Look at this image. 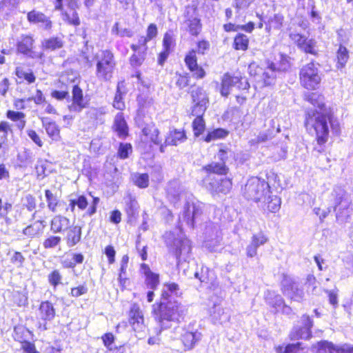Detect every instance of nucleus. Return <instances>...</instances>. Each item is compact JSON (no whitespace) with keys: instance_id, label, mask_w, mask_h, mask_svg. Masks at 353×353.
Wrapping results in <instances>:
<instances>
[{"instance_id":"nucleus-1","label":"nucleus","mask_w":353,"mask_h":353,"mask_svg":"<svg viewBox=\"0 0 353 353\" xmlns=\"http://www.w3.org/2000/svg\"><path fill=\"white\" fill-rule=\"evenodd\" d=\"M152 314L161 330L170 328L172 323H180L187 314V308L177 301L160 302L152 305Z\"/></svg>"},{"instance_id":"nucleus-2","label":"nucleus","mask_w":353,"mask_h":353,"mask_svg":"<svg viewBox=\"0 0 353 353\" xmlns=\"http://www.w3.org/2000/svg\"><path fill=\"white\" fill-rule=\"evenodd\" d=\"M316 108L308 109L305 113V126L309 132L314 130L316 133L318 144L323 145L329 135L327 121L330 120L328 112L323 103H317Z\"/></svg>"},{"instance_id":"nucleus-3","label":"nucleus","mask_w":353,"mask_h":353,"mask_svg":"<svg viewBox=\"0 0 353 353\" xmlns=\"http://www.w3.org/2000/svg\"><path fill=\"white\" fill-rule=\"evenodd\" d=\"M288 67V63H281L278 67L274 63L268 61L262 68L259 67L256 63L252 62L248 66V72L256 79V81L261 83V87L269 86L274 85L279 74L286 70Z\"/></svg>"},{"instance_id":"nucleus-4","label":"nucleus","mask_w":353,"mask_h":353,"mask_svg":"<svg viewBox=\"0 0 353 353\" xmlns=\"http://www.w3.org/2000/svg\"><path fill=\"white\" fill-rule=\"evenodd\" d=\"M333 210L338 221H346L352 213L351 199L348 194L340 187L334 188L332 192Z\"/></svg>"},{"instance_id":"nucleus-5","label":"nucleus","mask_w":353,"mask_h":353,"mask_svg":"<svg viewBox=\"0 0 353 353\" xmlns=\"http://www.w3.org/2000/svg\"><path fill=\"white\" fill-rule=\"evenodd\" d=\"M270 192V186L263 179L257 177L250 178L243 190L244 196L248 200L255 202L266 200V196Z\"/></svg>"},{"instance_id":"nucleus-6","label":"nucleus","mask_w":353,"mask_h":353,"mask_svg":"<svg viewBox=\"0 0 353 353\" xmlns=\"http://www.w3.org/2000/svg\"><path fill=\"white\" fill-rule=\"evenodd\" d=\"M150 104L148 101L145 105L142 104L138 110L137 115L135 117V122L139 128L142 129L143 134L149 137L150 141L156 145H161V139L159 137V131L155 125L150 121V117H145V108Z\"/></svg>"},{"instance_id":"nucleus-7","label":"nucleus","mask_w":353,"mask_h":353,"mask_svg":"<svg viewBox=\"0 0 353 353\" xmlns=\"http://www.w3.org/2000/svg\"><path fill=\"white\" fill-rule=\"evenodd\" d=\"M96 76L100 80L110 81L116 65L113 54L108 50H102L96 57Z\"/></svg>"},{"instance_id":"nucleus-8","label":"nucleus","mask_w":353,"mask_h":353,"mask_svg":"<svg viewBox=\"0 0 353 353\" xmlns=\"http://www.w3.org/2000/svg\"><path fill=\"white\" fill-rule=\"evenodd\" d=\"M165 242L177 259L182 258L185 260L191 251L190 241L186 238H176L172 232H166L165 234Z\"/></svg>"},{"instance_id":"nucleus-9","label":"nucleus","mask_w":353,"mask_h":353,"mask_svg":"<svg viewBox=\"0 0 353 353\" xmlns=\"http://www.w3.org/2000/svg\"><path fill=\"white\" fill-rule=\"evenodd\" d=\"M230 151L228 150L220 149L214 156V160L210 163L203 168L206 175H212L213 176H226L229 172V168L226 165V161L228 159V153Z\"/></svg>"},{"instance_id":"nucleus-10","label":"nucleus","mask_w":353,"mask_h":353,"mask_svg":"<svg viewBox=\"0 0 353 353\" xmlns=\"http://www.w3.org/2000/svg\"><path fill=\"white\" fill-rule=\"evenodd\" d=\"M203 185L211 193H228L232 186V180L225 176L206 175L202 180Z\"/></svg>"},{"instance_id":"nucleus-11","label":"nucleus","mask_w":353,"mask_h":353,"mask_svg":"<svg viewBox=\"0 0 353 353\" xmlns=\"http://www.w3.org/2000/svg\"><path fill=\"white\" fill-rule=\"evenodd\" d=\"M299 75L301 84L307 90L316 89L321 80L319 68L313 62L304 65Z\"/></svg>"},{"instance_id":"nucleus-12","label":"nucleus","mask_w":353,"mask_h":353,"mask_svg":"<svg viewBox=\"0 0 353 353\" xmlns=\"http://www.w3.org/2000/svg\"><path fill=\"white\" fill-rule=\"evenodd\" d=\"M281 290L283 294L295 301L301 302L305 293L302 285L292 277L285 275L281 281Z\"/></svg>"},{"instance_id":"nucleus-13","label":"nucleus","mask_w":353,"mask_h":353,"mask_svg":"<svg viewBox=\"0 0 353 353\" xmlns=\"http://www.w3.org/2000/svg\"><path fill=\"white\" fill-rule=\"evenodd\" d=\"M204 204L200 202L187 203L183 208V219L187 224L194 227L201 220Z\"/></svg>"},{"instance_id":"nucleus-14","label":"nucleus","mask_w":353,"mask_h":353,"mask_svg":"<svg viewBox=\"0 0 353 353\" xmlns=\"http://www.w3.org/2000/svg\"><path fill=\"white\" fill-rule=\"evenodd\" d=\"M129 323L134 331L140 335V337L142 336V334L145 333L147 329L143 312L136 303L131 305L129 312Z\"/></svg>"},{"instance_id":"nucleus-15","label":"nucleus","mask_w":353,"mask_h":353,"mask_svg":"<svg viewBox=\"0 0 353 353\" xmlns=\"http://www.w3.org/2000/svg\"><path fill=\"white\" fill-rule=\"evenodd\" d=\"M55 314V309L51 302L48 301L41 302L38 313V318L41 321L39 322V330H46L48 329L47 323L54 319Z\"/></svg>"},{"instance_id":"nucleus-16","label":"nucleus","mask_w":353,"mask_h":353,"mask_svg":"<svg viewBox=\"0 0 353 353\" xmlns=\"http://www.w3.org/2000/svg\"><path fill=\"white\" fill-rule=\"evenodd\" d=\"M186 20L184 24L188 31L193 36H197L201 30V21L198 17L196 10L192 7H188L185 11Z\"/></svg>"},{"instance_id":"nucleus-17","label":"nucleus","mask_w":353,"mask_h":353,"mask_svg":"<svg viewBox=\"0 0 353 353\" xmlns=\"http://www.w3.org/2000/svg\"><path fill=\"white\" fill-rule=\"evenodd\" d=\"M301 323V326H295L291 331L290 337L292 340L308 339L311 337L310 329L313 325L312 321L308 316L303 315Z\"/></svg>"},{"instance_id":"nucleus-18","label":"nucleus","mask_w":353,"mask_h":353,"mask_svg":"<svg viewBox=\"0 0 353 353\" xmlns=\"http://www.w3.org/2000/svg\"><path fill=\"white\" fill-rule=\"evenodd\" d=\"M291 39L296 44L298 48L305 53L316 54V41L299 33H291Z\"/></svg>"},{"instance_id":"nucleus-19","label":"nucleus","mask_w":353,"mask_h":353,"mask_svg":"<svg viewBox=\"0 0 353 353\" xmlns=\"http://www.w3.org/2000/svg\"><path fill=\"white\" fill-rule=\"evenodd\" d=\"M210 317L215 324H224L228 323L231 318L230 310L223 307L220 304H214L210 310Z\"/></svg>"},{"instance_id":"nucleus-20","label":"nucleus","mask_w":353,"mask_h":353,"mask_svg":"<svg viewBox=\"0 0 353 353\" xmlns=\"http://www.w3.org/2000/svg\"><path fill=\"white\" fill-rule=\"evenodd\" d=\"M33 43L34 40L32 37L28 35L22 36L17 44L18 52L32 58H41L42 54H37L32 50Z\"/></svg>"},{"instance_id":"nucleus-21","label":"nucleus","mask_w":353,"mask_h":353,"mask_svg":"<svg viewBox=\"0 0 353 353\" xmlns=\"http://www.w3.org/2000/svg\"><path fill=\"white\" fill-rule=\"evenodd\" d=\"M185 63L188 69L193 72L194 77L199 79L204 77L205 72L204 70L197 64L196 51L194 50L190 51L185 56Z\"/></svg>"},{"instance_id":"nucleus-22","label":"nucleus","mask_w":353,"mask_h":353,"mask_svg":"<svg viewBox=\"0 0 353 353\" xmlns=\"http://www.w3.org/2000/svg\"><path fill=\"white\" fill-rule=\"evenodd\" d=\"M72 103L69 105L70 111L81 112L83 108H86L87 103L83 98V90L77 85L72 88Z\"/></svg>"},{"instance_id":"nucleus-23","label":"nucleus","mask_w":353,"mask_h":353,"mask_svg":"<svg viewBox=\"0 0 353 353\" xmlns=\"http://www.w3.org/2000/svg\"><path fill=\"white\" fill-rule=\"evenodd\" d=\"M268 240V237L262 232L254 234L250 244L246 248V255L251 258L256 256L258 248L264 245Z\"/></svg>"},{"instance_id":"nucleus-24","label":"nucleus","mask_w":353,"mask_h":353,"mask_svg":"<svg viewBox=\"0 0 353 353\" xmlns=\"http://www.w3.org/2000/svg\"><path fill=\"white\" fill-rule=\"evenodd\" d=\"M319 350H324L329 353H353V347L347 344L335 345L327 341H323L318 343Z\"/></svg>"},{"instance_id":"nucleus-25","label":"nucleus","mask_w":353,"mask_h":353,"mask_svg":"<svg viewBox=\"0 0 353 353\" xmlns=\"http://www.w3.org/2000/svg\"><path fill=\"white\" fill-rule=\"evenodd\" d=\"M186 137L183 131L177 130L170 131L168 135L166 137L164 143L161 145L159 148L160 152H164L165 148L167 145H176L179 143L184 141Z\"/></svg>"},{"instance_id":"nucleus-26","label":"nucleus","mask_w":353,"mask_h":353,"mask_svg":"<svg viewBox=\"0 0 353 353\" xmlns=\"http://www.w3.org/2000/svg\"><path fill=\"white\" fill-rule=\"evenodd\" d=\"M181 294L179 287L176 283H171L164 285L162 290L161 298L160 302L173 301L174 297H178Z\"/></svg>"},{"instance_id":"nucleus-27","label":"nucleus","mask_w":353,"mask_h":353,"mask_svg":"<svg viewBox=\"0 0 353 353\" xmlns=\"http://www.w3.org/2000/svg\"><path fill=\"white\" fill-rule=\"evenodd\" d=\"M70 221L61 215L54 216L50 222V230L54 233H62L70 227Z\"/></svg>"},{"instance_id":"nucleus-28","label":"nucleus","mask_w":353,"mask_h":353,"mask_svg":"<svg viewBox=\"0 0 353 353\" xmlns=\"http://www.w3.org/2000/svg\"><path fill=\"white\" fill-rule=\"evenodd\" d=\"M202 334L198 331H185L181 335V341L185 350H190L194 347L196 344L201 339Z\"/></svg>"},{"instance_id":"nucleus-29","label":"nucleus","mask_w":353,"mask_h":353,"mask_svg":"<svg viewBox=\"0 0 353 353\" xmlns=\"http://www.w3.org/2000/svg\"><path fill=\"white\" fill-rule=\"evenodd\" d=\"M276 121L274 119L270 121V126L272 128L269 129L268 132H261L258 137L255 139H252L250 142L251 144H257L259 143H263L266 141L271 139L275 136V134L280 132L279 126L276 128Z\"/></svg>"},{"instance_id":"nucleus-30","label":"nucleus","mask_w":353,"mask_h":353,"mask_svg":"<svg viewBox=\"0 0 353 353\" xmlns=\"http://www.w3.org/2000/svg\"><path fill=\"white\" fill-rule=\"evenodd\" d=\"M65 236L66 244L69 248L76 245L81 239V228L79 225H71Z\"/></svg>"},{"instance_id":"nucleus-31","label":"nucleus","mask_w":353,"mask_h":353,"mask_svg":"<svg viewBox=\"0 0 353 353\" xmlns=\"http://www.w3.org/2000/svg\"><path fill=\"white\" fill-rule=\"evenodd\" d=\"M42 124L48 135L54 141L60 139V130L54 121H50L48 118L42 119Z\"/></svg>"},{"instance_id":"nucleus-32","label":"nucleus","mask_w":353,"mask_h":353,"mask_svg":"<svg viewBox=\"0 0 353 353\" xmlns=\"http://www.w3.org/2000/svg\"><path fill=\"white\" fill-rule=\"evenodd\" d=\"M141 269L145 276V283L150 289H155L159 283V274L150 270L146 264L141 265Z\"/></svg>"},{"instance_id":"nucleus-33","label":"nucleus","mask_w":353,"mask_h":353,"mask_svg":"<svg viewBox=\"0 0 353 353\" xmlns=\"http://www.w3.org/2000/svg\"><path fill=\"white\" fill-rule=\"evenodd\" d=\"M238 82V77H232L228 74H224L221 83V95L227 97L230 94V90L233 88H235V83H237Z\"/></svg>"},{"instance_id":"nucleus-34","label":"nucleus","mask_w":353,"mask_h":353,"mask_svg":"<svg viewBox=\"0 0 353 353\" xmlns=\"http://www.w3.org/2000/svg\"><path fill=\"white\" fill-rule=\"evenodd\" d=\"M27 17L30 22L42 23L46 29H50L52 26L51 21L41 12L33 10L28 12Z\"/></svg>"},{"instance_id":"nucleus-35","label":"nucleus","mask_w":353,"mask_h":353,"mask_svg":"<svg viewBox=\"0 0 353 353\" xmlns=\"http://www.w3.org/2000/svg\"><path fill=\"white\" fill-rule=\"evenodd\" d=\"M125 93L124 81L119 82L113 101L114 108L119 110H123L125 108V103L123 100V96L125 95Z\"/></svg>"},{"instance_id":"nucleus-36","label":"nucleus","mask_w":353,"mask_h":353,"mask_svg":"<svg viewBox=\"0 0 353 353\" xmlns=\"http://www.w3.org/2000/svg\"><path fill=\"white\" fill-rule=\"evenodd\" d=\"M44 221H38L27 226L23 230V234L30 238L39 235L44 229L46 225Z\"/></svg>"},{"instance_id":"nucleus-37","label":"nucleus","mask_w":353,"mask_h":353,"mask_svg":"<svg viewBox=\"0 0 353 353\" xmlns=\"http://www.w3.org/2000/svg\"><path fill=\"white\" fill-rule=\"evenodd\" d=\"M114 127L120 137L123 138L128 135V125L122 114H117L116 115Z\"/></svg>"},{"instance_id":"nucleus-38","label":"nucleus","mask_w":353,"mask_h":353,"mask_svg":"<svg viewBox=\"0 0 353 353\" xmlns=\"http://www.w3.org/2000/svg\"><path fill=\"white\" fill-rule=\"evenodd\" d=\"M32 336V333L23 326H16L14 328L13 337L15 341L20 343L28 341Z\"/></svg>"},{"instance_id":"nucleus-39","label":"nucleus","mask_w":353,"mask_h":353,"mask_svg":"<svg viewBox=\"0 0 353 353\" xmlns=\"http://www.w3.org/2000/svg\"><path fill=\"white\" fill-rule=\"evenodd\" d=\"M284 17L280 13L274 14L268 19L266 23V30L270 32L271 29L280 30L283 23Z\"/></svg>"},{"instance_id":"nucleus-40","label":"nucleus","mask_w":353,"mask_h":353,"mask_svg":"<svg viewBox=\"0 0 353 353\" xmlns=\"http://www.w3.org/2000/svg\"><path fill=\"white\" fill-rule=\"evenodd\" d=\"M42 45L46 50H55L61 48L63 46V42L59 37H51L45 39Z\"/></svg>"},{"instance_id":"nucleus-41","label":"nucleus","mask_w":353,"mask_h":353,"mask_svg":"<svg viewBox=\"0 0 353 353\" xmlns=\"http://www.w3.org/2000/svg\"><path fill=\"white\" fill-rule=\"evenodd\" d=\"M193 103L207 105L208 100L205 92L201 88H196L192 91Z\"/></svg>"},{"instance_id":"nucleus-42","label":"nucleus","mask_w":353,"mask_h":353,"mask_svg":"<svg viewBox=\"0 0 353 353\" xmlns=\"http://www.w3.org/2000/svg\"><path fill=\"white\" fill-rule=\"evenodd\" d=\"M132 180L139 188H145L149 185V176L147 174L134 173L132 174Z\"/></svg>"},{"instance_id":"nucleus-43","label":"nucleus","mask_w":353,"mask_h":353,"mask_svg":"<svg viewBox=\"0 0 353 353\" xmlns=\"http://www.w3.org/2000/svg\"><path fill=\"white\" fill-rule=\"evenodd\" d=\"M337 68H343L349 59V53L347 48L343 46H340L337 52Z\"/></svg>"},{"instance_id":"nucleus-44","label":"nucleus","mask_w":353,"mask_h":353,"mask_svg":"<svg viewBox=\"0 0 353 353\" xmlns=\"http://www.w3.org/2000/svg\"><path fill=\"white\" fill-rule=\"evenodd\" d=\"M248 38L246 35L239 34L234 38V46L236 50H245L248 46Z\"/></svg>"},{"instance_id":"nucleus-45","label":"nucleus","mask_w":353,"mask_h":353,"mask_svg":"<svg viewBox=\"0 0 353 353\" xmlns=\"http://www.w3.org/2000/svg\"><path fill=\"white\" fill-rule=\"evenodd\" d=\"M267 208L271 212H276L279 211L281 207V199L276 196H268L266 197Z\"/></svg>"},{"instance_id":"nucleus-46","label":"nucleus","mask_w":353,"mask_h":353,"mask_svg":"<svg viewBox=\"0 0 353 353\" xmlns=\"http://www.w3.org/2000/svg\"><path fill=\"white\" fill-rule=\"evenodd\" d=\"M16 75L19 79H23L26 80L29 83H32L35 81V76L30 70H25L21 67H18L16 69Z\"/></svg>"},{"instance_id":"nucleus-47","label":"nucleus","mask_w":353,"mask_h":353,"mask_svg":"<svg viewBox=\"0 0 353 353\" xmlns=\"http://www.w3.org/2000/svg\"><path fill=\"white\" fill-rule=\"evenodd\" d=\"M45 196L46 197V201L48 203V208L52 212H56V208L58 205L57 197L55 195H54L52 192L49 190H46L45 191Z\"/></svg>"},{"instance_id":"nucleus-48","label":"nucleus","mask_w":353,"mask_h":353,"mask_svg":"<svg viewBox=\"0 0 353 353\" xmlns=\"http://www.w3.org/2000/svg\"><path fill=\"white\" fill-rule=\"evenodd\" d=\"M48 280L49 283L56 288L58 285L61 284L62 275L59 270H54L48 274Z\"/></svg>"},{"instance_id":"nucleus-49","label":"nucleus","mask_w":353,"mask_h":353,"mask_svg":"<svg viewBox=\"0 0 353 353\" xmlns=\"http://www.w3.org/2000/svg\"><path fill=\"white\" fill-rule=\"evenodd\" d=\"M148 41L150 40L146 37H140L138 43L132 44L131 48L134 52L145 53L148 48L146 44Z\"/></svg>"},{"instance_id":"nucleus-50","label":"nucleus","mask_w":353,"mask_h":353,"mask_svg":"<svg viewBox=\"0 0 353 353\" xmlns=\"http://www.w3.org/2000/svg\"><path fill=\"white\" fill-rule=\"evenodd\" d=\"M61 239L58 236H50L43 242V246L46 249H52L60 244Z\"/></svg>"},{"instance_id":"nucleus-51","label":"nucleus","mask_w":353,"mask_h":353,"mask_svg":"<svg viewBox=\"0 0 353 353\" xmlns=\"http://www.w3.org/2000/svg\"><path fill=\"white\" fill-rule=\"evenodd\" d=\"M228 134L227 131L225 130L219 128L216 130H214V131L209 132L207 136L205 138V141L206 142H210L212 140L223 138L226 137Z\"/></svg>"},{"instance_id":"nucleus-52","label":"nucleus","mask_w":353,"mask_h":353,"mask_svg":"<svg viewBox=\"0 0 353 353\" xmlns=\"http://www.w3.org/2000/svg\"><path fill=\"white\" fill-rule=\"evenodd\" d=\"M194 134L199 137L204 130L205 123L202 117H196L192 123Z\"/></svg>"},{"instance_id":"nucleus-53","label":"nucleus","mask_w":353,"mask_h":353,"mask_svg":"<svg viewBox=\"0 0 353 353\" xmlns=\"http://www.w3.org/2000/svg\"><path fill=\"white\" fill-rule=\"evenodd\" d=\"M132 151V145L130 143H120L118 150V156L122 159H125L128 157L129 154Z\"/></svg>"},{"instance_id":"nucleus-54","label":"nucleus","mask_w":353,"mask_h":353,"mask_svg":"<svg viewBox=\"0 0 353 353\" xmlns=\"http://www.w3.org/2000/svg\"><path fill=\"white\" fill-rule=\"evenodd\" d=\"M268 302L276 312H279L284 305V301L280 295H274L273 298L268 299Z\"/></svg>"},{"instance_id":"nucleus-55","label":"nucleus","mask_w":353,"mask_h":353,"mask_svg":"<svg viewBox=\"0 0 353 353\" xmlns=\"http://www.w3.org/2000/svg\"><path fill=\"white\" fill-rule=\"evenodd\" d=\"M75 205H77L78 208L81 210L85 209L88 206V201L86 198L84 196H80L77 200H71L70 206L72 211H74Z\"/></svg>"},{"instance_id":"nucleus-56","label":"nucleus","mask_w":353,"mask_h":353,"mask_svg":"<svg viewBox=\"0 0 353 353\" xmlns=\"http://www.w3.org/2000/svg\"><path fill=\"white\" fill-rule=\"evenodd\" d=\"M11 263L17 265L18 268H21L23 265L25 258L20 252H15L10 259Z\"/></svg>"},{"instance_id":"nucleus-57","label":"nucleus","mask_w":353,"mask_h":353,"mask_svg":"<svg viewBox=\"0 0 353 353\" xmlns=\"http://www.w3.org/2000/svg\"><path fill=\"white\" fill-rule=\"evenodd\" d=\"M145 59L144 53L138 52V54H134L130 57V64L133 67L140 66Z\"/></svg>"},{"instance_id":"nucleus-58","label":"nucleus","mask_w":353,"mask_h":353,"mask_svg":"<svg viewBox=\"0 0 353 353\" xmlns=\"http://www.w3.org/2000/svg\"><path fill=\"white\" fill-rule=\"evenodd\" d=\"M207 108V105L199 103H194V106L192 110V114L196 117H202V115L205 112Z\"/></svg>"},{"instance_id":"nucleus-59","label":"nucleus","mask_w":353,"mask_h":353,"mask_svg":"<svg viewBox=\"0 0 353 353\" xmlns=\"http://www.w3.org/2000/svg\"><path fill=\"white\" fill-rule=\"evenodd\" d=\"M6 116L9 119L13 121H18L19 120L24 119L26 117L24 113L21 112H15L13 110L7 111Z\"/></svg>"},{"instance_id":"nucleus-60","label":"nucleus","mask_w":353,"mask_h":353,"mask_svg":"<svg viewBox=\"0 0 353 353\" xmlns=\"http://www.w3.org/2000/svg\"><path fill=\"white\" fill-rule=\"evenodd\" d=\"M88 292V288L85 285H79L71 289L70 294L73 297H79Z\"/></svg>"},{"instance_id":"nucleus-61","label":"nucleus","mask_w":353,"mask_h":353,"mask_svg":"<svg viewBox=\"0 0 353 353\" xmlns=\"http://www.w3.org/2000/svg\"><path fill=\"white\" fill-rule=\"evenodd\" d=\"M9 131H11L9 123L6 121H1L0 123V137L2 139H6Z\"/></svg>"},{"instance_id":"nucleus-62","label":"nucleus","mask_w":353,"mask_h":353,"mask_svg":"<svg viewBox=\"0 0 353 353\" xmlns=\"http://www.w3.org/2000/svg\"><path fill=\"white\" fill-rule=\"evenodd\" d=\"M105 254L108 259V262L110 264H112L115 261V254L116 252L114 248L112 245H108L105 248Z\"/></svg>"},{"instance_id":"nucleus-63","label":"nucleus","mask_w":353,"mask_h":353,"mask_svg":"<svg viewBox=\"0 0 353 353\" xmlns=\"http://www.w3.org/2000/svg\"><path fill=\"white\" fill-rule=\"evenodd\" d=\"M21 348L26 353H39L36 350L34 344L28 341L21 343Z\"/></svg>"},{"instance_id":"nucleus-64","label":"nucleus","mask_w":353,"mask_h":353,"mask_svg":"<svg viewBox=\"0 0 353 353\" xmlns=\"http://www.w3.org/2000/svg\"><path fill=\"white\" fill-rule=\"evenodd\" d=\"M301 343H292L288 345L284 350L283 353H299L300 351Z\"/></svg>"}]
</instances>
